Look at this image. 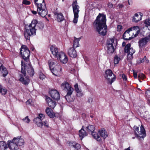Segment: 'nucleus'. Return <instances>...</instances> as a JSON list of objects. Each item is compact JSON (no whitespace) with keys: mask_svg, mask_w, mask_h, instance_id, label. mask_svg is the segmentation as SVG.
Returning a JSON list of instances; mask_svg holds the SVG:
<instances>
[{"mask_svg":"<svg viewBox=\"0 0 150 150\" xmlns=\"http://www.w3.org/2000/svg\"><path fill=\"white\" fill-rule=\"evenodd\" d=\"M105 77L111 84L115 80L116 77L110 69H108L105 71Z\"/></svg>","mask_w":150,"mask_h":150,"instance_id":"nucleus-12","label":"nucleus"},{"mask_svg":"<svg viewBox=\"0 0 150 150\" xmlns=\"http://www.w3.org/2000/svg\"><path fill=\"white\" fill-rule=\"evenodd\" d=\"M134 130L136 137L140 141L144 140L146 136V131L144 126L141 125L140 127V130L139 127L137 126H134Z\"/></svg>","mask_w":150,"mask_h":150,"instance_id":"nucleus-5","label":"nucleus"},{"mask_svg":"<svg viewBox=\"0 0 150 150\" xmlns=\"http://www.w3.org/2000/svg\"><path fill=\"white\" fill-rule=\"evenodd\" d=\"M8 74V71L2 65L0 67V75L4 77Z\"/></svg>","mask_w":150,"mask_h":150,"instance_id":"nucleus-24","label":"nucleus"},{"mask_svg":"<svg viewBox=\"0 0 150 150\" xmlns=\"http://www.w3.org/2000/svg\"><path fill=\"white\" fill-rule=\"evenodd\" d=\"M87 130L89 132H92V133L95 129V127L94 125H89L86 127Z\"/></svg>","mask_w":150,"mask_h":150,"instance_id":"nucleus-34","label":"nucleus"},{"mask_svg":"<svg viewBox=\"0 0 150 150\" xmlns=\"http://www.w3.org/2000/svg\"><path fill=\"white\" fill-rule=\"evenodd\" d=\"M56 63V61L53 59H50L48 61V63L50 69H52V67Z\"/></svg>","mask_w":150,"mask_h":150,"instance_id":"nucleus-36","label":"nucleus"},{"mask_svg":"<svg viewBox=\"0 0 150 150\" xmlns=\"http://www.w3.org/2000/svg\"><path fill=\"white\" fill-rule=\"evenodd\" d=\"M34 3L37 8V11L38 14L42 18H45L47 14L46 8L44 0H34Z\"/></svg>","mask_w":150,"mask_h":150,"instance_id":"nucleus-2","label":"nucleus"},{"mask_svg":"<svg viewBox=\"0 0 150 150\" xmlns=\"http://www.w3.org/2000/svg\"><path fill=\"white\" fill-rule=\"evenodd\" d=\"M125 2H124L123 3H120L117 6V7H118L119 8H122L124 7V5H125Z\"/></svg>","mask_w":150,"mask_h":150,"instance_id":"nucleus-47","label":"nucleus"},{"mask_svg":"<svg viewBox=\"0 0 150 150\" xmlns=\"http://www.w3.org/2000/svg\"><path fill=\"white\" fill-rule=\"evenodd\" d=\"M50 96L54 99L57 100L60 98V95L56 90L52 89L49 92Z\"/></svg>","mask_w":150,"mask_h":150,"instance_id":"nucleus-18","label":"nucleus"},{"mask_svg":"<svg viewBox=\"0 0 150 150\" xmlns=\"http://www.w3.org/2000/svg\"><path fill=\"white\" fill-rule=\"evenodd\" d=\"M73 22L75 24L77 22V19H74Z\"/></svg>","mask_w":150,"mask_h":150,"instance_id":"nucleus-58","label":"nucleus"},{"mask_svg":"<svg viewBox=\"0 0 150 150\" xmlns=\"http://www.w3.org/2000/svg\"><path fill=\"white\" fill-rule=\"evenodd\" d=\"M30 1L27 0H24L23 1L22 4L25 5H29L30 4Z\"/></svg>","mask_w":150,"mask_h":150,"instance_id":"nucleus-46","label":"nucleus"},{"mask_svg":"<svg viewBox=\"0 0 150 150\" xmlns=\"http://www.w3.org/2000/svg\"><path fill=\"white\" fill-rule=\"evenodd\" d=\"M71 95H67L65 96V98L68 102H69L73 101L72 99L71 98Z\"/></svg>","mask_w":150,"mask_h":150,"instance_id":"nucleus-41","label":"nucleus"},{"mask_svg":"<svg viewBox=\"0 0 150 150\" xmlns=\"http://www.w3.org/2000/svg\"><path fill=\"white\" fill-rule=\"evenodd\" d=\"M13 140L15 141L16 144L19 146H22L24 144V141L23 139L21 138V137H18L17 138H14Z\"/></svg>","mask_w":150,"mask_h":150,"instance_id":"nucleus-25","label":"nucleus"},{"mask_svg":"<svg viewBox=\"0 0 150 150\" xmlns=\"http://www.w3.org/2000/svg\"><path fill=\"white\" fill-rule=\"evenodd\" d=\"M68 54L72 58H75L77 55L76 52L74 47H71L69 49Z\"/></svg>","mask_w":150,"mask_h":150,"instance_id":"nucleus-23","label":"nucleus"},{"mask_svg":"<svg viewBox=\"0 0 150 150\" xmlns=\"http://www.w3.org/2000/svg\"><path fill=\"white\" fill-rule=\"evenodd\" d=\"M138 79L140 82L142 81H140L141 79L143 80L145 78V76L144 74L142 73H140L139 74L138 76Z\"/></svg>","mask_w":150,"mask_h":150,"instance_id":"nucleus-40","label":"nucleus"},{"mask_svg":"<svg viewBox=\"0 0 150 150\" xmlns=\"http://www.w3.org/2000/svg\"><path fill=\"white\" fill-rule=\"evenodd\" d=\"M22 67L23 68V70L27 72L28 75L30 76H33L34 74V71L33 69L30 64L29 62L24 63V64L23 62L21 61Z\"/></svg>","mask_w":150,"mask_h":150,"instance_id":"nucleus-10","label":"nucleus"},{"mask_svg":"<svg viewBox=\"0 0 150 150\" xmlns=\"http://www.w3.org/2000/svg\"><path fill=\"white\" fill-rule=\"evenodd\" d=\"M74 40L73 42L74 47L76 48L79 47V41L81 39V38H76L75 37L74 38Z\"/></svg>","mask_w":150,"mask_h":150,"instance_id":"nucleus-29","label":"nucleus"},{"mask_svg":"<svg viewBox=\"0 0 150 150\" xmlns=\"http://www.w3.org/2000/svg\"><path fill=\"white\" fill-rule=\"evenodd\" d=\"M124 150H130V147H129L127 149H126Z\"/></svg>","mask_w":150,"mask_h":150,"instance_id":"nucleus-63","label":"nucleus"},{"mask_svg":"<svg viewBox=\"0 0 150 150\" xmlns=\"http://www.w3.org/2000/svg\"><path fill=\"white\" fill-rule=\"evenodd\" d=\"M144 23L146 25V27L150 26V19H146Z\"/></svg>","mask_w":150,"mask_h":150,"instance_id":"nucleus-45","label":"nucleus"},{"mask_svg":"<svg viewBox=\"0 0 150 150\" xmlns=\"http://www.w3.org/2000/svg\"><path fill=\"white\" fill-rule=\"evenodd\" d=\"M139 19H138V20H137V19H133V22H136V23H137L138 22V21H139Z\"/></svg>","mask_w":150,"mask_h":150,"instance_id":"nucleus-57","label":"nucleus"},{"mask_svg":"<svg viewBox=\"0 0 150 150\" xmlns=\"http://www.w3.org/2000/svg\"><path fill=\"white\" fill-rule=\"evenodd\" d=\"M34 102V100L30 99L28 100L26 102L27 104L32 105Z\"/></svg>","mask_w":150,"mask_h":150,"instance_id":"nucleus-43","label":"nucleus"},{"mask_svg":"<svg viewBox=\"0 0 150 150\" xmlns=\"http://www.w3.org/2000/svg\"><path fill=\"white\" fill-rule=\"evenodd\" d=\"M20 52L22 57L25 62V63L29 62V57L30 56V51L25 45H23L22 46Z\"/></svg>","mask_w":150,"mask_h":150,"instance_id":"nucleus-9","label":"nucleus"},{"mask_svg":"<svg viewBox=\"0 0 150 150\" xmlns=\"http://www.w3.org/2000/svg\"><path fill=\"white\" fill-rule=\"evenodd\" d=\"M93 26L98 33L103 36L106 35L107 30L106 19H96Z\"/></svg>","mask_w":150,"mask_h":150,"instance_id":"nucleus-1","label":"nucleus"},{"mask_svg":"<svg viewBox=\"0 0 150 150\" xmlns=\"http://www.w3.org/2000/svg\"><path fill=\"white\" fill-rule=\"evenodd\" d=\"M129 29L127 30L124 33L123 35V38L126 40H130L132 38L130 37V33Z\"/></svg>","mask_w":150,"mask_h":150,"instance_id":"nucleus-28","label":"nucleus"},{"mask_svg":"<svg viewBox=\"0 0 150 150\" xmlns=\"http://www.w3.org/2000/svg\"><path fill=\"white\" fill-rule=\"evenodd\" d=\"M18 80L22 84L25 85H28L30 81L28 77L27 76L25 71L23 70V67L21 68V73L19 74Z\"/></svg>","mask_w":150,"mask_h":150,"instance_id":"nucleus-7","label":"nucleus"},{"mask_svg":"<svg viewBox=\"0 0 150 150\" xmlns=\"http://www.w3.org/2000/svg\"><path fill=\"white\" fill-rule=\"evenodd\" d=\"M63 19H57V21L59 22H61L63 21Z\"/></svg>","mask_w":150,"mask_h":150,"instance_id":"nucleus-61","label":"nucleus"},{"mask_svg":"<svg viewBox=\"0 0 150 150\" xmlns=\"http://www.w3.org/2000/svg\"><path fill=\"white\" fill-rule=\"evenodd\" d=\"M130 33L131 35V38H133L138 35L140 33V30L138 26H134L130 28L129 29Z\"/></svg>","mask_w":150,"mask_h":150,"instance_id":"nucleus-15","label":"nucleus"},{"mask_svg":"<svg viewBox=\"0 0 150 150\" xmlns=\"http://www.w3.org/2000/svg\"><path fill=\"white\" fill-rule=\"evenodd\" d=\"M52 54L55 57H58V49L55 46L52 45L50 48Z\"/></svg>","mask_w":150,"mask_h":150,"instance_id":"nucleus-22","label":"nucleus"},{"mask_svg":"<svg viewBox=\"0 0 150 150\" xmlns=\"http://www.w3.org/2000/svg\"><path fill=\"white\" fill-rule=\"evenodd\" d=\"M121 58L120 56L117 55L115 56L114 59V64H118Z\"/></svg>","mask_w":150,"mask_h":150,"instance_id":"nucleus-33","label":"nucleus"},{"mask_svg":"<svg viewBox=\"0 0 150 150\" xmlns=\"http://www.w3.org/2000/svg\"><path fill=\"white\" fill-rule=\"evenodd\" d=\"M150 41V33L144 38L139 40L138 42L140 48H142L146 45L148 42Z\"/></svg>","mask_w":150,"mask_h":150,"instance_id":"nucleus-14","label":"nucleus"},{"mask_svg":"<svg viewBox=\"0 0 150 150\" xmlns=\"http://www.w3.org/2000/svg\"><path fill=\"white\" fill-rule=\"evenodd\" d=\"M46 100L48 105L52 108H54L56 105V103L50 97L46 96Z\"/></svg>","mask_w":150,"mask_h":150,"instance_id":"nucleus-21","label":"nucleus"},{"mask_svg":"<svg viewBox=\"0 0 150 150\" xmlns=\"http://www.w3.org/2000/svg\"><path fill=\"white\" fill-rule=\"evenodd\" d=\"M8 146L11 150H17L18 149V145L16 144L15 141L13 140L8 141Z\"/></svg>","mask_w":150,"mask_h":150,"instance_id":"nucleus-19","label":"nucleus"},{"mask_svg":"<svg viewBox=\"0 0 150 150\" xmlns=\"http://www.w3.org/2000/svg\"><path fill=\"white\" fill-rule=\"evenodd\" d=\"M125 43L124 42L122 43V45L123 46H125Z\"/></svg>","mask_w":150,"mask_h":150,"instance_id":"nucleus-62","label":"nucleus"},{"mask_svg":"<svg viewBox=\"0 0 150 150\" xmlns=\"http://www.w3.org/2000/svg\"><path fill=\"white\" fill-rule=\"evenodd\" d=\"M45 78V75L42 74H40V78L41 79H43Z\"/></svg>","mask_w":150,"mask_h":150,"instance_id":"nucleus-51","label":"nucleus"},{"mask_svg":"<svg viewBox=\"0 0 150 150\" xmlns=\"http://www.w3.org/2000/svg\"><path fill=\"white\" fill-rule=\"evenodd\" d=\"M54 15L57 16V19H64L63 14L61 13L55 12Z\"/></svg>","mask_w":150,"mask_h":150,"instance_id":"nucleus-37","label":"nucleus"},{"mask_svg":"<svg viewBox=\"0 0 150 150\" xmlns=\"http://www.w3.org/2000/svg\"><path fill=\"white\" fill-rule=\"evenodd\" d=\"M125 52L128 54L127 59L131 60L133 58V54L135 53V50L133 48L131 47V44L129 43L127 44L125 47Z\"/></svg>","mask_w":150,"mask_h":150,"instance_id":"nucleus-11","label":"nucleus"},{"mask_svg":"<svg viewBox=\"0 0 150 150\" xmlns=\"http://www.w3.org/2000/svg\"><path fill=\"white\" fill-rule=\"evenodd\" d=\"M122 77L124 80L126 81L127 80V77L124 74H123L122 75Z\"/></svg>","mask_w":150,"mask_h":150,"instance_id":"nucleus-52","label":"nucleus"},{"mask_svg":"<svg viewBox=\"0 0 150 150\" xmlns=\"http://www.w3.org/2000/svg\"><path fill=\"white\" fill-rule=\"evenodd\" d=\"M108 6L109 8H112L113 7V5L109 3L108 4Z\"/></svg>","mask_w":150,"mask_h":150,"instance_id":"nucleus-56","label":"nucleus"},{"mask_svg":"<svg viewBox=\"0 0 150 150\" xmlns=\"http://www.w3.org/2000/svg\"><path fill=\"white\" fill-rule=\"evenodd\" d=\"M72 146L75 149L78 150L80 149L81 147L80 145L78 143H73Z\"/></svg>","mask_w":150,"mask_h":150,"instance_id":"nucleus-42","label":"nucleus"},{"mask_svg":"<svg viewBox=\"0 0 150 150\" xmlns=\"http://www.w3.org/2000/svg\"><path fill=\"white\" fill-rule=\"evenodd\" d=\"M32 13L34 14H36L37 13V12L35 11H32Z\"/></svg>","mask_w":150,"mask_h":150,"instance_id":"nucleus-59","label":"nucleus"},{"mask_svg":"<svg viewBox=\"0 0 150 150\" xmlns=\"http://www.w3.org/2000/svg\"><path fill=\"white\" fill-rule=\"evenodd\" d=\"M54 75L59 76L62 74V68L60 65H56L54 68H52V69H50Z\"/></svg>","mask_w":150,"mask_h":150,"instance_id":"nucleus-16","label":"nucleus"},{"mask_svg":"<svg viewBox=\"0 0 150 150\" xmlns=\"http://www.w3.org/2000/svg\"><path fill=\"white\" fill-rule=\"evenodd\" d=\"M7 90L2 86L0 85V93L3 95H5L7 93Z\"/></svg>","mask_w":150,"mask_h":150,"instance_id":"nucleus-32","label":"nucleus"},{"mask_svg":"<svg viewBox=\"0 0 150 150\" xmlns=\"http://www.w3.org/2000/svg\"><path fill=\"white\" fill-rule=\"evenodd\" d=\"M145 94L146 96L148 98H149L150 97V90L146 91Z\"/></svg>","mask_w":150,"mask_h":150,"instance_id":"nucleus-49","label":"nucleus"},{"mask_svg":"<svg viewBox=\"0 0 150 150\" xmlns=\"http://www.w3.org/2000/svg\"><path fill=\"white\" fill-rule=\"evenodd\" d=\"M36 25L38 26L41 29L43 28L44 26V25L42 23H38L37 22Z\"/></svg>","mask_w":150,"mask_h":150,"instance_id":"nucleus-48","label":"nucleus"},{"mask_svg":"<svg viewBox=\"0 0 150 150\" xmlns=\"http://www.w3.org/2000/svg\"><path fill=\"white\" fill-rule=\"evenodd\" d=\"M22 120L24 122L27 123H28L30 121V120L29 119L28 116H26L25 118L23 119Z\"/></svg>","mask_w":150,"mask_h":150,"instance_id":"nucleus-44","label":"nucleus"},{"mask_svg":"<svg viewBox=\"0 0 150 150\" xmlns=\"http://www.w3.org/2000/svg\"><path fill=\"white\" fill-rule=\"evenodd\" d=\"M106 15L103 13H99L96 19H106Z\"/></svg>","mask_w":150,"mask_h":150,"instance_id":"nucleus-39","label":"nucleus"},{"mask_svg":"<svg viewBox=\"0 0 150 150\" xmlns=\"http://www.w3.org/2000/svg\"><path fill=\"white\" fill-rule=\"evenodd\" d=\"M116 42L115 39L110 38L107 40V52L109 54L113 53L114 51V46H115Z\"/></svg>","mask_w":150,"mask_h":150,"instance_id":"nucleus-8","label":"nucleus"},{"mask_svg":"<svg viewBox=\"0 0 150 150\" xmlns=\"http://www.w3.org/2000/svg\"><path fill=\"white\" fill-rule=\"evenodd\" d=\"M134 76V78H137V73L135 72H133Z\"/></svg>","mask_w":150,"mask_h":150,"instance_id":"nucleus-53","label":"nucleus"},{"mask_svg":"<svg viewBox=\"0 0 150 150\" xmlns=\"http://www.w3.org/2000/svg\"><path fill=\"white\" fill-rule=\"evenodd\" d=\"M45 112L51 118H53L55 116V114L53 111L50 108L47 107L46 109Z\"/></svg>","mask_w":150,"mask_h":150,"instance_id":"nucleus-26","label":"nucleus"},{"mask_svg":"<svg viewBox=\"0 0 150 150\" xmlns=\"http://www.w3.org/2000/svg\"><path fill=\"white\" fill-rule=\"evenodd\" d=\"M144 61H144V59H142L141 60V59H140V62L139 63H141L144 62Z\"/></svg>","mask_w":150,"mask_h":150,"instance_id":"nucleus-60","label":"nucleus"},{"mask_svg":"<svg viewBox=\"0 0 150 150\" xmlns=\"http://www.w3.org/2000/svg\"><path fill=\"white\" fill-rule=\"evenodd\" d=\"M128 3L129 5L132 4V0H128Z\"/></svg>","mask_w":150,"mask_h":150,"instance_id":"nucleus-55","label":"nucleus"},{"mask_svg":"<svg viewBox=\"0 0 150 150\" xmlns=\"http://www.w3.org/2000/svg\"><path fill=\"white\" fill-rule=\"evenodd\" d=\"M57 58L60 60L61 62L64 64L66 63L68 61V58L67 55L64 52H60L59 53L58 57Z\"/></svg>","mask_w":150,"mask_h":150,"instance_id":"nucleus-17","label":"nucleus"},{"mask_svg":"<svg viewBox=\"0 0 150 150\" xmlns=\"http://www.w3.org/2000/svg\"><path fill=\"white\" fill-rule=\"evenodd\" d=\"M79 135L81 140L87 135V133L82 128L79 131Z\"/></svg>","mask_w":150,"mask_h":150,"instance_id":"nucleus-30","label":"nucleus"},{"mask_svg":"<svg viewBox=\"0 0 150 150\" xmlns=\"http://www.w3.org/2000/svg\"><path fill=\"white\" fill-rule=\"evenodd\" d=\"M122 27L121 25H118L117 28V30L118 31H120L122 29Z\"/></svg>","mask_w":150,"mask_h":150,"instance_id":"nucleus-50","label":"nucleus"},{"mask_svg":"<svg viewBox=\"0 0 150 150\" xmlns=\"http://www.w3.org/2000/svg\"><path fill=\"white\" fill-rule=\"evenodd\" d=\"M92 135L95 139L99 142L104 141L108 137V134L106 130L103 128L99 129L98 130V133L96 132H93Z\"/></svg>","mask_w":150,"mask_h":150,"instance_id":"nucleus-4","label":"nucleus"},{"mask_svg":"<svg viewBox=\"0 0 150 150\" xmlns=\"http://www.w3.org/2000/svg\"><path fill=\"white\" fill-rule=\"evenodd\" d=\"M62 88L64 90L66 91L71 86L68 82L67 81L64 82L61 85Z\"/></svg>","mask_w":150,"mask_h":150,"instance_id":"nucleus-27","label":"nucleus"},{"mask_svg":"<svg viewBox=\"0 0 150 150\" xmlns=\"http://www.w3.org/2000/svg\"><path fill=\"white\" fill-rule=\"evenodd\" d=\"M37 24V21L36 19H33L31 23L28 26L26 27L24 33V36L26 39L29 38L30 37L31 35H36V29L35 27Z\"/></svg>","mask_w":150,"mask_h":150,"instance_id":"nucleus-3","label":"nucleus"},{"mask_svg":"<svg viewBox=\"0 0 150 150\" xmlns=\"http://www.w3.org/2000/svg\"><path fill=\"white\" fill-rule=\"evenodd\" d=\"M66 91L67 92V94L71 95L74 91V89L71 86L69 88L67 89Z\"/></svg>","mask_w":150,"mask_h":150,"instance_id":"nucleus-38","label":"nucleus"},{"mask_svg":"<svg viewBox=\"0 0 150 150\" xmlns=\"http://www.w3.org/2000/svg\"><path fill=\"white\" fill-rule=\"evenodd\" d=\"M149 103H150V101H149Z\"/></svg>","mask_w":150,"mask_h":150,"instance_id":"nucleus-64","label":"nucleus"},{"mask_svg":"<svg viewBox=\"0 0 150 150\" xmlns=\"http://www.w3.org/2000/svg\"><path fill=\"white\" fill-rule=\"evenodd\" d=\"M6 143L4 141H0V148L1 150H5L7 148Z\"/></svg>","mask_w":150,"mask_h":150,"instance_id":"nucleus-31","label":"nucleus"},{"mask_svg":"<svg viewBox=\"0 0 150 150\" xmlns=\"http://www.w3.org/2000/svg\"><path fill=\"white\" fill-rule=\"evenodd\" d=\"M45 118V115L42 114H40L38 116L33 120L34 122L37 125L40 127H42L44 126L45 127H48L49 125L47 121H45L44 122L42 120Z\"/></svg>","mask_w":150,"mask_h":150,"instance_id":"nucleus-6","label":"nucleus"},{"mask_svg":"<svg viewBox=\"0 0 150 150\" xmlns=\"http://www.w3.org/2000/svg\"><path fill=\"white\" fill-rule=\"evenodd\" d=\"M74 90L76 92V95L77 96L79 97L82 96L83 93L82 92L81 89L79 87L78 84L76 83L74 86Z\"/></svg>","mask_w":150,"mask_h":150,"instance_id":"nucleus-20","label":"nucleus"},{"mask_svg":"<svg viewBox=\"0 0 150 150\" xmlns=\"http://www.w3.org/2000/svg\"><path fill=\"white\" fill-rule=\"evenodd\" d=\"M142 16L143 14L141 12H138L137 13H136L134 14L133 16V19H136V18L142 19Z\"/></svg>","mask_w":150,"mask_h":150,"instance_id":"nucleus-35","label":"nucleus"},{"mask_svg":"<svg viewBox=\"0 0 150 150\" xmlns=\"http://www.w3.org/2000/svg\"><path fill=\"white\" fill-rule=\"evenodd\" d=\"M72 6L74 14V19H77L79 17L78 13L79 12V6L76 0L73 1L72 4Z\"/></svg>","mask_w":150,"mask_h":150,"instance_id":"nucleus-13","label":"nucleus"},{"mask_svg":"<svg viewBox=\"0 0 150 150\" xmlns=\"http://www.w3.org/2000/svg\"><path fill=\"white\" fill-rule=\"evenodd\" d=\"M144 61H145V62L146 63H148L149 62V61L146 60V56H144V59H143Z\"/></svg>","mask_w":150,"mask_h":150,"instance_id":"nucleus-54","label":"nucleus"}]
</instances>
